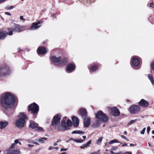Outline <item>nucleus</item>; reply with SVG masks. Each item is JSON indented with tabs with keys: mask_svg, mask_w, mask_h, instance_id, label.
Masks as SVG:
<instances>
[{
	"mask_svg": "<svg viewBox=\"0 0 154 154\" xmlns=\"http://www.w3.org/2000/svg\"><path fill=\"white\" fill-rule=\"evenodd\" d=\"M37 52L39 54H42L46 53L47 51L44 47H39L37 49Z\"/></svg>",
	"mask_w": 154,
	"mask_h": 154,
	"instance_id": "20",
	"label": "nucleus"
},
{
	"mask_svg": "<svg viewBox=\"0 0 154 154\" xmlns=\"http://www.w3.org/2000/svg\"><path fill=\"white\" fill-rule=\"evenodd\" d=\"M5 14L6 15H8L9 16H11V14L10 13H8V12H5Z\"/></svg>",
	"mask_w": 154,
	"mask_h": 154,
	"instance_id": "52",
	"label": "nucleus"
},
{
	"mask_svg": "<svg viewBox=\"0 0 154 154\" xmlns=\"http://www.w3.org/2000/svg\"><path fill=\"white\" fill-rule=\"evenodd\" d=\"M51 58L52 62L57 65L59 64H65L67 62L66 59L61 58L60 57H57L55 56H53Z\"/></svg>",
	"mask_w": 154,
	"mask_h": 154,
	"instance_id": "5",
	"label": "nucleus"
},
{
	"mask_svg": "<svg viewBox=\"0 0 154 154\" xmlns=\"http://www.w3.org/2000/svg\"><path fill=\"white\" fill-rule=\"evenodd\" d=\"M92 154H99V153L97 152H94L92 153Z\"/></svg>",
	"mask_w": 154,
	"mask_h": 154,
	"instance_id": "58",
	"label": "nucleus"
},
{
	"mask_svg": "<svg viewBox=\"0 0 154 154\" xmlns=\"http://www.w3.org/2000/svg\"><path fill=\"white\" fill-rule=\"evenodd\" d=\"M14 28H12V32L13 31H17L18 32H20L23 31L25 29V26H21L20 25L15 23H14Z\"/></svg>",
	"mask_w": 154,
	"mask_h": 154,
	"instance_id": "11",
	"label": "nucleus"
},
{
	"mask_svg": "<svg viewBox=\"0 0 154 154\" xmlns=\"http://www.w3.org/2000/svg\"><path fill=\"white\" fill-rule=\"evenodd\" d=\"M15 97L13 94L9 92H6L2 94L0 100V104L2 107L6 111H11L14 108Z\"/></svg>",
	"mask_w": 154,
	"mask_h": 154,
	"instance_id": "1",
	"label": "nucleus"
},
{
	"mask_svg": "<svg viewBox=\"0 0 154 154\" xmlns=\"http://www.w3.org/2000/svg\"><path fill=\"white\" fill-rule=\"evenodd\" d=\"M14 7V6H11L10 7H9V6H8L5 8V9L7 10H11L13 9Z\"/></svg>",
	"mask_w": 154,
	"mask_h": 154,
	"instance_id": "33",
	"label": "nucleus"
},
{
	"mask_svg": "<svg viewBox=\"0 0 154 154\" xmlns=\"http://www.w3.org/2000/svg\"><path fill=\"white\" fill-rule=\"evenodd\" d=\"M9 67L5 66L0 67V76H5L10 73Z\"/></svg>",
	"mask_w": 154,
	"mask_h": 154,
	"instance_id": "9",
	"label": "nucleus"
},
{
	"mask_svg": "<svg viewBox=\"0 0 154 154\" xmlns=\"http://www.w3.org/2000/svg\"><path fill=\"white\" fill-rule=\"evenodd\" d=\"M19 119L16 122V126L19 128L23 126L25 122V119L27 118L26 115L23 113H20L18 116Z\"/></svg>",
	"mask_w": 154,
	"mask_h": 154,
	"instance_id": "3",
	"label": "nucleus"
},
{
	"mask_svg": "<svg viewBox=\"0 0 154 154\" xmlns=\"http://www.w3.org/2000/svg\"><path fill=\"white\" fill-rule=\"evenodd\" d=\"M108 143L110 145H111L113 143V141L112 140H110L108 142Z\"/></svg>",
	"mask_w": 154,
	"mask_h": 154,
	"instance_id": "49",
	"label": "nucleus"
},
{
	"mask_svg": "<svg viewBox=\"0 0 154 154\" xmlns=\"http://www.w3.org/2000/svg\"><path fill=\"white\" fill-rule=\"evenodd\" d=\"M91 140H90L89 141H88L86 144H85V145H86V146L87 147L89 146V145L91 143Z\"/></svg>",
	"mask_w": 154,
	"mask_h": 154,
	"instance_id": "36",
	"label": "nucleus"
},
{
	"mask_svg": "<svg viewBox=\"0 0 154 154\" xmlns=\"http://www.w3.org/2000/svg\"><path fill=\"white\" fill-rule=\"evenodd\" d=\"M27 146L29 148H32L34 146V145H32L30 144H28Z\"/></svg>",
	"mask_w": 154,
	"mask_h": 154,
	"instance_id": "48",
	"label": "nucleus"
},
{
	"mask_svg": "<svg viewBox=\"0 0 154 154\" xmlns=\"http://www.w3.org/2000/svg\"><path fill=\"white\" fill-rule=\"evenodd\" d=\"M150 130V127L149 126L147 127V132L148 134H149V133Z\"/></svg>",
	"mask_w": 154,
	"mask_h": 154,
	"instance_id": "42",
	"label": "nucleus"
},
{
	"mask_svg": "<svg viewBox=\"0 0 154 154\" xmlns=\"http://www.w3.org/2000/svg\"><path fill=\"white\" fill-rule=\"evenodd\" d=\"M146 130V128H144L143 129L140 131V133L142 134H144Z\"/></svg>",
	"mask_w": 154,
	"mask_h": 154,
	"instance_id": "37",
	"label": "nucleus"
},
{
	"mask_svg": "<svg viewBox=\"0 0 154 154\" xmlns=\"http://www.w3.org/2000/svg\"><path fill=\"white\" fill-rule=\"evenodd\" d=\"M42 23V22L39 20L37 22L33 23H32V25L30 28V30H35L40 28L41 25H39Z\"/></svg>",
	"mask_w": 154,
	"mask_h": 154,
	"instance_id": "13",
	"label": "nucleus"
},
{
	"mask_svg": "<svg viewBox=\"0 0 154 154\" xmlns=\"http://www.w3.org/2000/svg\"><path fill=\"white\" fill-rule=\"evenodd\" d=\"M67 119L66 117L64 118L61 121V126H58L56 127L57 130L59 131L66 130L69 129V127L72 126V122L69 119H68L66 124V120Z\"/></svg>",
	"mask_w": 154,
	"mask_h": 154,
	"instance_id": "2",
	"label": "nucleus"
},
{
	"mask_svg": "<svg viewBox=\"0 0 154 154\" xmlns=\"http://www.w3.org/2000/svg\"><path fill=\"white\" fill-rule=\"evenodd\" d=\"M47 140V138L45 137H44L43 138H41L38 140H36L37 141H39L41 143H45V140Z\"/></svg>",
	"mask_w": 154,
	"mask_h": 154,
	"instance_id": "26",
	"label": "nucleus"
},
{
	"mask_svg": "<svg viewBox=\"0 0 154 154\" xmlns=\"http://www.w3.org/2000/svg\"><path fill=\"white\" fill-rule=\"evenodd\" d=\"M137 120V119L132 120L129 123V125H131L135 122Z\"/></svg>",
	"mask_w": 154,
	"mask_h": 154,
	"instance_id": "31",
	"label": "nucleus"
},
{
	"mask_svg": "<svg viewBox=\"0 0 154 154\" xmlns=\"http://www.w3.org/2000/svg\"><path fill=\"white\" fill-rule=\"evenodd\" d=\"M91 140H90L89 141H88L86 144H85V145H86V146L87 147L89 146V145L91 143Z\"/></svg>",
	"mask_w": 154,
	"mask_h": 154,
	"instance_id": "35",
	"label": "nucleus"
},
{
	"mask_svg": "<svg viewBox=\"0 0 154 154\" xmlns=\"http://www.w3.org/2000/svg\"><path fill=\"white\" fill-rule=\"evenodd\" d=\"M8 124V122L6 121H0V129L1 130L3 129Z\"/></svg>",
	"mask_w": 154,
	"mask_h": 154,
	"instance_id": "21",
	"label": "nucleus"
},
{
	"mask_svg": "<svg viewBox=\"0 0 154 154\" xmlns=\"http://www.w3.org/2000/svg\"><path fill=\"white\" fill-rule=\"evenodd\" d=\"M67 149H68L67 148H66V149L61 148L60 149V151L61 152L63 151H66L67 150Z\"/></svg>",
	"mask_w": 154,
	"mask_h": 154,
	"instance_id": "45",
	"label": "nucleus"
},
{
	"mask_svg": "<svg viewBox=\"0 0 154 154\" xmlns=\"http://www.w3.org/2000/svg\"><path fill=\"white\" fill-rule=\"evenodd\" d=\"M57 142H54V146H57Z\"/></svg>",
	"mask_w": 154,
	"mask_h": 154,
	"instance_id": "57",
	"label": "nucleus"
},
{
	"mask_svg": "<svg viewBox=\"0 0 154 154\" xmlns=\"http://www.w3.org/2000/svg\"><path fill=\"white\" fill-rule=\"evenodd\" d=\"M150 7L153 8L154 7V4L153 3H151L150 4Z\"/></svg>",
	"mask_w": 154,
	"mask_h": 154,
	"instance_id": "46",
	"label": "nucleus"
},
{
	"mask_svg": "<svg viewBox=\"0 0 154 154\" xmlns=\"http://www.w3.org/2000/svg\"><path fill=\"white\" fill-rule=\"evenodd\" d=\"M91 140H90L89 141H88L86 144H85V145H86V146L87 147L89 146V145L91 143Z\"/></svg>",
	"mask_w": 154,
	"mask_h": 154,
	"instance_id": "34",
	"label": "nucleus"
},
{
	"mask_svg": "<svg viewBox=\"0 0 154 154\" xmlns=\"http://www.w3.org/2000/svg\"><path fill=\"white\" fill-rule=\"evenodd\" d=\"M84 132L79 130L74 131L72 132V134H84Z\"/></svg>",
	"mask_w": 154,
	"mask_h": 154,
	"instance_id": "28",
	"label": "nucleus"
},
{
	"mask_svg": "<svg viewBox=\"0 0 154 154\" xmlns=\"http://www.w3.org/2000/svg\"><path fill=\"white\" fill-rule=\"evenodd\" d=\"M140 110V107L138 105H131L128 109L129 112L131 114L137 113Z\"/></svg>",
	"mask_w": 154,
	"mask_h": 154,
	"instance_id": "7",
	"label": "nucleus"
},
{
	"mask_svg": "<svg viewBox=\"0 0 154 154\" xmlns=\"http://www.w3.org/2000/svg\"><path fill=\"white\" fill-rule=\"evenodd\" d=\"M96 118L99 121L106 122L108 120V117L102 111H99L96 113Z\"/></svg>",
	"mask_w": 154,
	"mask_h": 154,
	"instance_id": "4",
	"label": "nucleus"
},
{
	"mask_svg": "<svg viewBox=\"0 0 154 154\" xmlns=\"http://www.w3.org/2000/svg\"><path fill=\"white\" fill-rule=\"evenodd\" d=\"M27 141L31 143H34V140L28 139L27 140Z\"/></svg>",
	"mask_w": 154,
	"mask_h": 154,
	"instance_id": "38",
	"label": "nucleus"
},
{
	"mask_svg": "<svg viewBox=\"0 0 154 154\" xmlns=\"http://www.w3.org/2000/svg\"><path fill=\"white\" fill-rule=\"evenodd\" d=\"M34 143L35 144H37V145H38L39 144V143H38L37 142H35V141L34 142Z\"/></svg>",
	"mask_w": 154,
	"mask_h": 154,
	"instance_id": "59",
	"label": "nucleus"
},
{
	"mask_svg": "<svg viewBox=\"0 0 154 154\" xmlns=\"http://www.w3.org/2000/svg\"><path fill=\"white\" fill-rule=\"evenodd\" d=\"M84 125L85 128L88 127L91 123L90 119L88 118H84Z\"/></svg>",
	"mask_w": 154,
	"mask_h": 154,
	"instance_id": "18",
	"label": "nucleus"
},
{
	"mask_svg": "<svg viewBox=\"0 0 154 154\" xmlns=\"http://www.w3.org/2000/svg\"><path fill=\"white\" fill-rule=\"evenodd\" d=\"M73 125L75 127L77 126L79 124V120L76 116H73L72 118Z\"/></svg>",
	"mask_w": 154,
	"mask_h": 154,
	"instance_id": "19",
	"label": "nucleus"
},
{
	"mask_svg": "<svg viewBox=\"0 0 154 154\" xmlns=\"http://www.w3.org/2000/svg\"><path fill=\"white\" fill-rule=\"evenodd\" d=\"M103 139V137H101L97 140V143L98 145H99L100 144L101 141H102Z\"/></svg>",
	"mask_w": 154,
	"mask_h": 154,
	"instance_id": "30",
	"label": "nucleus"
},
{
	"mask_svg": "<svg viewBox=\"0 0 154 154\" xmlns=\"http://www.w3.org/2000/svg\"><path fill=\"white\" fill-rule=\"evenodd\" d=\"M151 68L154 70V60L151 64Z\"/></svg>",
	"mask_w": 154,
	"mask_h": 154,
	"instance_id": "40",
	"label": "nucleus"
},
{
	"mask_svg": "<svg viewBox=\"0 0 154 154\" xmlns=\"http://www.w3.org/2000/svg\"><path fill=\"white\" fill-rule=\"evenodd\" d=\"M98 69L97 66L96 65L92 66L91 67V71H96Z\"/></svg>",
	"mask_w": 154,
	"mask_h": 154,
	"instance_id": "29",
	"label": "nucleus"
},
{
	"mask_svg": "<svg viewBox=\"0 0 154 154\" xmlns=\"http://www.w3.org/2000/svg\"><path fill=\"white\" fill-rule=\"evenodd\" d=\"M28 108L29 111H31L32 113H37L39 110V106L35 103H33L29 106Z\"/></svg>",
	"mask_w": 154,
	"mask_h": 154,
	"instance_id": "8",
	"label": "nucleus"
},
{
	"mask_svg": "<svg viewBox=\"0 0 154 154\" xmlns=\"http://www.w3.org/2000/svg\"><path fill=\"white\" fill-rule=\"evenodd\" d=\"M124 134L125 135L127 134V132H126V131H124Z\"/></svg>",
	"mask_w": 154,
	"mask_h": 154,
	"instance_id": "63",
	"label": "nucleus"
},
{
	"mask_svg": "<svg viewBox=\"0 0 154 154\" xmlns=\"http://www.w3.org/2000/svg\"><path fill=\"white\" fill-rule=\"evenodd\" d=\"M110 153H111V154H116L114 152H113V151H112L111 150V151L110 152Z\"/></svg>",
	"mask_w": 154,
	"mask_h": 154,
	"instance_id": "55",
	"label": "nucleus"
},
{
	"mask_svg": "<svg viewBox=\"0 0 154 154\" xmlns=\"http://www.w3.org/2000/svg\"><path fill=\"white\" fill-rule=\"evenodd\" d=\"M6 0H0V3H1L5 1Z\"/></svg>",
	"mask_w": 154,
	"mask_h": 154,
	"instance_id": "56",
	"label": "nucleus"
},
{
	"mask_svg": "<svg viewBox=\"0 0 154 154\" xmlns=\"http://www.w3.org/2000/svg\"><path fill=\"white\" fill-rule=\"evenodd\" d=\"M60 116L59 115H57L54 116L52 121V124L53 126L55 127L56 129V127L58 126H61V125H58L60 123Z\"/></svg>",
	"mask_w": 154,
	"mask_h": 154,
	"instance_id": "6",
	"label": "nucleus"
},
{
	"mask_svg": "<svg viewBox=\"0 0 154 154\" xmlns=\"http://www.w3.org/2000/svg\"><path fill=\"white\" fill-rule=\"evenodd\" d=\"M20 19L23 20H25V19L23 18V16H21L20 17Z\"/></svg>",
	"mask_w": 154,
	"mask_h": 154,
	"instance_id": "50",
	"label": "nucleus"
},
{
	"mask_svg": "<svg viewBox=\"0 0 154 154\" xmlns=\"http://www.w3.org/2000/svg\"><path fill=\"white\" fill-rule=\"evenodd\" d=\"M8 30L9 31L8 32L5 31H0V39H4L7 35H11L13 34V33L11 28H8Z\"/></svg>",
	"mask_w": 154,
	"mask_h": 154,
	"instance_id": "10",
	"label": "nucleus"
},
{
	"mask_svg": "<svg viewBox=\"0 0 154 154\" xmlns=\"http://www.w3.org/2000/svg\"><path fill=\"white\" fill-rule=\"evenodd\" d=\"M80 147L82 149H84L85 148H87L85 144H84L82 146H80Z\"/></svg>",
	"mask_w": 154,
	"mask_h": 154,
	"instance_id": "43",
	"label": "nucleus"
},
{
	"mask_svg": "<svg viewBox=\"0 0 154 154\" xmlns=\"http://www.w3.org/2000/svg\"><path fill=\"white\" fill-rule=\"evenodd\" d=\"M140 62L139 59L136 57H132V66L134 69L135 67L139 66Z\"/></svg>",
	"mask_w": 154,
	"mask_h": 154,
	"instance_id": "12",
	"label": "nucleus"
},
{
	"mask_svg": "<svg viewBox=\"0 0 154 154\" xmlns=\"http://www.w3.org/2000/svg\"><path fill=\"white\" fill-rule=\"evenodd\" d=\"M73 140L75 142H77L78 140L76 139H73Z\"/></svg>",
	"mask_w": 154,
	"mask_h": 154,
	"instance_id": "61",
	"label": "nucleus"
},
{
	"mask_svg": "<svg viewBox=\"0 0 154 154\" xmlns=\"http://www.w3.org/2000/svg\"><path fill=\"white\" fill-rule=\"evenodd\" d=\"M36 131H43V129L41 127H37V128H36V129L35 130Z\"/></svg>",
	"mask_w": 154,
	"mask_h": 154,
	"instance_id": "32",
	"label": "nucleus"
},
{
	"mask_svg": "<svg viewBox=\"0 0 154 154\" xmlns=\"http://www.w3.org/2000/svg\"><path fill=\"white\" fill-rule=\"evenodd\" d=\"M121 137L122 138L126 140L127 141L128 140V139L124 135H121Z\"/></svg>",
	"mask_w": 154,
	"mask_h": 154,
	"instance_id": "39",
	"label": "nucleus"
},
{
	"mask_svg": "<svg viewBox=\"0 0 154 154\" xmlns=\"http://www.w3.org/2000/svg\"><path fill=\"white\" fill-rule=\"evenodd\" d=\"M84 140L78 139L77 140V143H81L83 142Z\"/></svg>",
	"mask_w": 154,
	"mask_h": 154,
	"instance_id": "41",
	"label": "nucleus"
},
{
	"mask_svg": "<svg viewBox=\"0 0 154 154\" xmlns=\"http://www.w3.org/2000/svg\"><path fill=\"white\" fill-rule=\"evenodd\" d=\"M130 146H135L134 144H130Z\"/></svg>",
	"mask_w": 154,
	"mask_h": 154,
	"instance_id": "62",
	"label": "nucleus"
},
{
	"mask_svg": "<svg viewBox=\"0 0 154 154\" xmlns=\"http://www.w3.org/2000/svg\"><path fill=\"white\" fill-rule=\"evenodd\" d=\"M127 145V144L126 143H124L122 145V146H126Z\"/></svg>",
	"mask_w": 154,
	"mask_h": 154,
	"instance_id": "53",
	"label": "nucleus"
},
{
	"mask_svg": "<svg viewBox=\"0 0 154 154\" xmlns=\"http://www.w3.org/2000/svg\"><path fill=\"white\" fill-rule=\"evenodd\" d=\"M82 137L84 139H85L86 138V136H82Z\"/></svg>",
	"mask_w": 154,
	"mask_h": 154,
	"instance_id": "64",
	"label": "nucleus"
},
{
	"mask_svg": "<svg viewBox=\"0 0 154 154\" xmlns=\"http://www.w3.org/2000/svg\"><path fill=\"white\" fill-rule=\"evenodd\" d=\"M100 121L97 119L95 120L92 125V127L94 128L98 127L100 125Z\"/></svg>",
	"mask_w": 154,
	"mask_h": 154,
	"instance_id": "22",
	"label": "nucleus"
},
{
	"mask_svg": "<svg viewBox=\"0 0 154 154\" xmlns=\"http://www.w3.org/2000/svg\"><path fill=\"white\" fill-rule=\"evenodd\" d=\"M139 104L141 107L144 108L146 107L149 105V103L145 100L142 99L139 102Z\"/></svg>",
	"mask_w": 154,
	"mask_h": 154,
	"instance_id": "16",
	"label": "nucleus"
},
{
	"mask_svg": "<svg viewBox=\"0 0 154 154\" xmlns=\"http://www.w3.org/2000/svg\"><path fill=\"white\" fill-rule=\"evenodd\" d=\"M55 149L57 150H58L59 149V148L58 147H54V149Z\"/></svg>",
	"mask_w": 154,
	"mask_h": 154,
	"instance_id": "54",
	"label": "nucleus"
},
{
	"mask_svg": "<svg viewBox=\"0 0 154 154\" xmlns=\"http://www.w3.org/2000/svg\"><path fill=\"white\" fill-rule=\"evenodd\" d=\"M19 140L20 139H16L14 140V143H12L11 146V149L14 148L17 143H19L20 145H21V143L19 142Z\"/></svg>",
	"mask_w": 154,
	"mask_h": 154,
	"instance_id": "24",
	"label": "nucleus"
},
{
	"mask_svg": "<svg viewBox=\"0 0 154 154\" xmlns=\"http://www.w3.org/2000/svg\"><path fill=\"white\" fill-rule=\"evenodd\" d=\"M79 114L80 115L82 118H85L87 116L86 110L84 108L80 109L79 110Z\"/></svg>",
	"mask_w": 154,
	"mask_h": 154,
	"instance_id": "17",
	"label": "nucleus"
},
{
	"mask_svg": "<svg viewBox=\"0 0 154 154\" xmlns=\"http://www.w3.org/2000/svg\"><path fill=\"white\" fill-rule=\"evenodd\" d=\"M111 113L114 116L117 117L120 115L119 109L116 107H114L111 108Z\"/></svg>",
	"mask_w": 154,
	"mask_h": 154,
	"instance_id": "15",
	"label": "nucleus"
},
{
	"mask_svg": "<svg viewBox=\"0 0 154 154\" xmlns=\"http://www.w3.org/2000/svg\"><path fill=\"white\" fill-rule=\"evenodd\" d=\"M148 77L151 82L152 84L153 85L154 84V82L153 81V79L152 75L150 74H149L148 75Z\"/></svg>",
	"mask_w": 154,
	"mask_h": 154,
	"instance_id": "27",
	"label": "nucleus"
},
{
	"mask_svg": "<svg viewBox=\"0 0 154 154\" xmlns=\"http://www.w3.org/2000/svg\"><path fill=\"white\" fill-rule=\"evenodd\" d=\"M112 140L113 141V143H119V142L116 139L113 140Z\"/></svg>",
	"mask_w": 154,
	"mask_h": 154,
	"instance_id": "51",
	"label": "nucleus"
},
{
	"mask_svg": "<svg viewBox=\"0 0 154 154\" xmlns=\"http://www.w3.org/2000/svg\"><path fill=\"white\" fill-rule=\"evenodd\" d=\"M54 149V147L52 146H50L48 148V150H51Z\"/></svg>",
	"mask_w": 154,
	"mask_h": 154,
	"instance_id": "44",
	"label": "nucleus"
},
{
	"mask_svg": "<svg viewBox=\"0 0 154 154\" xmlns=\"http://www.w3.org/2000/svg\"><path fill=\"white\" fill-rule=\"evenodd\" d=\"M117 149V147H114L112 148L111 149V150L112 151H113V150L115 151L116 149Z\"/></svg>",
	"mask_w": 154,
	"mask_h": 154,
	"instance_id": "47",
	"label": "nucleus"
},
{
	"mask_svg": "<svg viewBox=\"0 0 154 154\" xmlns=\"http://www.w3.org/2000/svg\"><path fill=\"white\" fill-rule=\"evenodd\" d=\"M75 67L74 63H69L66 66V71L68 73L71 72L74 70Z\"/></svg>",
	"mask_w": 154,
	"mask_h": 154,
	"instance_id": "14",
	"label": "nucleus"
},
{
	"mask_svg": "<svg viewBox=\"0 0 154 154\" xmlns=\"http://www.w3.org/2000/svg\"><path fill=\"white\" fill-rule=\"evenodd\" d=\"M7 154H20V152L19 150L17 149L13 150L10 149Z\"/></svg>",
	"mask_w": 154,
	"mask_h": 154,
	"instance_id": "23",
	"label": "nucleus"
},
{
	"mask_svg": "<svg viewBox=\"0 0 154 154\" xmlns=\"http://www.w3.org/2000/svg\"><path fill=\"white\" fill-rule=\"evenodd\" d=\"M61 141V140L60 139H59L57 140V141L56 142L57 143H58L59 142H60Z\"/></svg>",
	"mask_w": 154,
	"mask_h": 154,
	"instance_id": "60",
	"label": "nucleus"
},
{
	"mask_svg": "<svg viewBox=\"0 0 154 154\" xmlns=\"http://www.w3.org/2000/svg\"><path fill=\"white\" fill-rule=\"evenodd\" d=\"M38 124L33 122H31L29 125V127L35 130L36 128L38 126Z\"/></svg>",
	"mask_w": 154,
	"mask_h": 154,
	"instance_id": "25",
	"label": "nucleus"
}]
</instances>
